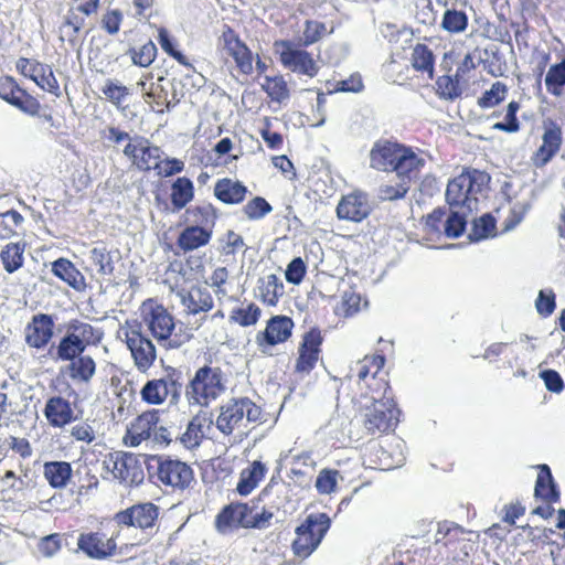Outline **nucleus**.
I'll return each instance as SVG.
<instances>
[{"label":"nucleus","mask_w":565,"mask_h":565,"mask_svg":"<svg viewBox=\"0 0 565 565\" xmlns=\"http://www.w3.org/2000/svg\"><path fill=\"white\" fill-rule=\"evenodd\" d=\"M468 236L470 241L475 242L495 236L494 217L490 214H484L475 220Z\"/></svg>","instance_id":"a18cd8bd"},{"label":"nucleus","mask_w":565,"mask_h":565,"mask_svg":"<svg viewBox=\"0 0 565 565\" xmlns=\"http://www.w3.org/2000/svg\"><path fill=\"white\" fill-rule=\"evenodd\" d=\"M385 359L383 355H372L364 356L362 360L358 361L350 369V377L356 375L359 381L365 382L369 374H372V380L375 381V375L384 366Z\"/></svg>","instance_id":"e433bc0d"},{"label":"nucleus","mask_w":565,"mask_h":565,"mask_svg":"<svg viewBox=\"0 0 565 565\" xmlns=\"http://www.w3.org/2000/svg\"><path fill=\"white\" fill-rule=\"evenodd\" d=\"M546 90L556 97L563 95L565 86V58L552 65L545 76Z\"/></svg>","instance_id":"ea45409f"},{"label":"nucleus","mask_w":565,"mask_h":565,"mask_svg":"<svg viewBox=\"0 0 565 565\" xmlns=\"http://www.w3.org/2000/svg\"><path fill=\"white\" fill-rule=\"evenodd\" d=\"M340 473L333 469H322L319 471L315 487L320 494H331L335 491Z\"/></svg>","instance_id":"864d4df0"},{"label":"nucleus","mask_w":565,"mask_h":565,"mask_svg":"<svg viewBox=\"0 0 565 565\" xmlns=\"http://www.w3.org/2000/svg\"><path fill=\"white\" fill-rule=\"evenodd\" d=\"M460 78L449 75L440 76L437 82V94L440 98L454 100L461 95Z\"/></svg>","instance_id":"8fccbe9b"},{"label":"nucleus","mask_w":565,"mask_h":565,"mask_svg":"<svg viewBox=\"0 0 565 565\" xmlns=\"http://www.w3.org/2000/svg\"><path fill=\"white\" fill-rule=\"evenodd\" d=\"M120 535V530L109 537L103 532L81 533L77 540V547L90 558L105 559L116 553L127 555L130 550L146 544L149 540L147 535H142L138 541L126 542L118 547L116 539Z\"/></svg>","instance_id":"39448f33"},{"label":"nucleus","mask_w":565,"mask_h":565,"mask_svg":"<svg viewBox=\"0 0 565 565\" xmlns=\"http://www.w3.org/2000/svg\"><path fill=\"white\" fill-rule=\"evenodd\" d=\"M193 199V183L188 178H178L172 184L171 201L175 209L184 207Z\"/></svg>","instance_id":"79ce46f5"},{"label":"nucleus","mask_w":565,"mask_h":565,"mask_svg":"<svg viewBox=\"0 0 565 565\" xmlns=\"http://www.w3.org/2000/svg\"><path fill=\"white\" fill-rule=\"evenodd\" d=\"M370 212L369 198L361 191H354L343 196L337 206L338 217L351 222H361Z\"/></svg>","instance_id":"412c9836"},{"label":"nucleus","mask_w":565,"mask_h":565,"mask_svg":"<svg viewBox=\"0 0 565 565\" xmlns=\"http://www.w3.org/2000/svg\"><path fill=\"white\" fill-rule=\"evenodd\" d=\"M541 129V143L531 156V163L536 169L550 163L561 151L564 142L562 126L554 119H544Z\"/></svg>","instance_id":"9b49d317"},{"label":"nucleus","mask_w":565,"mask_h":565,"mask_svg":"<svg viewBox=\"0 0 565 565\" xmlns=\"http://www.w3.org/2000/svg\"><path fill=\"white\" fill-rule=\"evenodd\" d=\"M331 520L326 513L309 514L296 529L292 542L295 555L306 558L316 551L330 529Z\"/></svg>","instance_id":"1a4fd4ad"},{"label":"nucleus","mask_w":565,"mask_h":565,"mask_svg":"<svg viewBox=\"0 0 565 565\" xmlns=\"http://www.w3.org/2000/svg\"><path fill=\"white\" fill-rule=\"evenodd\" d=\"M260 317V309L257 305L242 303L239 307L232 310L230 320L242 326L249 327L254 326Z\"/></svg>","instance_id":"c03bdc74"},{"label":"nucleus","mask_w":565,"mask_h":565,"mask_svg":"<svg viewBox=\"0 0 565 565\" xmlns=\"http://www.w3.org/2000/svg\"><path fill=\"white\" fill-rule=\"evenodd\" d=\"M426 163L422 152L415 151L409 147L401 145L395 172L398 180L408 181L416 179Z\"/></svg>","instance_id":"393cba45"},{"label":"nucleus","mask_w":565,"mask_h":565,"mask_svg":"<svg viewBox=\"0 0 565 565\" xmlns=\"http://www.w3.org/2000/svg\"><path fill=\"white\" fill-rule=\"evenodd\" d=\"M157 56V47L152 41L145 43L139 50L131 52V60L134 64L147 67L149 66Z\"/></svg>","instance_id":"e2e57ef3"},{"label":"nucleus","mask_w":565,"mask_h":565,"mask_svg":"<svg viewBox=\"0 0 565 565\" xmlns=\"http://www.w3.org/2000/svg\"><path fill=\"white\" fill-rule=\"evenodd\" d=\"M468 17L463 11L446 10L443 15L441 28L449 33H461L467 29Z\"/></svg>","instance_id":"3c124183"},{"label":"nucleus","mask_w":565,"mask_h":565,"mask_svg":"<svg viewBox=\"0 0 565 565\" xmlns=\"http://www.w3.org/2000/svg\"><path fill=\"white\" fill-rule=\"evenodd\" d=\"M85 348L75 341L70 334H65L56 347V360L72 361L83 354Z\"/></svg>","instance_id":"de8ad7c7"},{"label":"nucleus","mask_w":565,"mask_h":565,"mask_svg":"<svg viewBox=\"0 0 565 565\" xmlns=\"http://www.w3.org/2000/svg\"><path fill=\"white\" fill-rule=\"evenodd\" d=\"M54 321L51 316L39 313L25 328V341L32 348L45 347L53 337Z\"/></svg>","instance_id":"a878e982"},{"label":"nucleus","mask_w":565,"mask_h":565,"mask_svg":"<svg viewBox=\"0 0 565 565\" xmlns=\"http://www.w3.org/2000/svg\"><path fill=\"white\" fill-rule=\"evenodd\" d=\"M520 109V105L516 102H511L507 106V111L504 115V120L497 122L493 125V129L505 131V132H516L520 129V122L516 118V113Z\"/></svg>","instance_id":"bf43d9fd"},{"label":"nucleus","mask_w":565,"mask_h":565,"mask_svg":"<svg viewBox=\"0 0 565 565\" xmlns=\"http://www.w3.org/2000/svg\"><path fill=\"white\" fill-rule=\"evenodd\" d=\"M43 413L49 424L55 428L65 427L74 419V409L71 403L61 396L49 398Z\"/></svg>","instance_id":"cd10ccee"},{"label":"nucleus","mask_w":565,"mask_h":565,"mask_svg":"<svg viewBox=\"0 0 565 565\" xmlns=\"http://www.w3.org/2000/svg\"><path fill=\"white\" fill-rule=\"evenodd\" d=\"M273 513L266 510L259 511L256 505L249 507L246 503L230 504L217 515V530L225 533L233 527H256L268 526Z\"/></svg>","instance_id":"0eeeda50"},{"label":"nucleus","mask_w":565,"mask_h":565,"mask_svg":"<svg viewBox=\"0 0 565 565\" xmlns=\"http://www.w3.org/2000/svg\"><path fill=\"white\" fill-rule=\"evenodd\" d=\"M408 190L409 183L407 180H399L396 184H382L379 189V198L387 201L403 199Z\"/></svg>","instance_id":"680f3d73"},{"label":"nucleus","mask_w":565,"mask_h":565,"mask_svg":"<svg viewBox=\"0 0 565 565\" xmlns=\"http://www.w3.org/2000/svg\"><path fill=\"white\" fill-rule=\"evenodd\" d=\"M383 393L374 392L362 405V422L370 434L385 433L393 429L398 422L399 411L391 396H386L387 383H382Z\"/></svg>","instance_id":"f03ea898"},{"label":"nucleus","mask_w":565,"mask_h":565,"mask_svg":"<svg viewBox=\"0 0 565 565\" xmlns=\"http://www.w3.org/2000/svg\"><path fill=\"white\" fill-rule=\"evenodd\" d=\"M158 479L166 486L183 490L193 481V470L180 460L164 459L158 466Z\"/></svg>","instance_id":"6ab92c4d"},{"label":"nucleus","mask_w":565,"mask_h":565,"mask_svg":"<svg viewBox=\"0 0 565 565\" xmlns=\"http://www.w3.org/2000/svg\"><path fill=\"white\" fill-rule=\"evenodd\" d=\"M72 466L66 461H49L43 466V475L49 484L56 489L65 488L72 478Z\"/></svg>","instance_id":"473e14b6"},{"label":"nucleus","mask_w":565,"mask_h":565,"mask_svg":"<svg viewBox=\"0 0 565 565\" xmlns=\"http://www.w3.org/2000/svg\"><path fill=\"white\" fill-rule=\"evenodd\" d=\"M489 175L479 170H467L448 182L446 201L449 207L472 211L477 209L478 194L489 183Z\"/></svg>","instance_id":"f257e3e1"},{"label":"nucleus","mask_w":565,"mask_h":565,"mask_svg":"<svg viewBox=\"0 0 565 565\" xmlns=\"http://www.w3.org/2000/svg\"><path fill=\"white\" fill-rule=\"evenodd\" d=\"M25 245L9 243L0 253V258L8 273H14L23 265Z\"/></svg>","instance_id":"58836bf2"},{"label":"nucleus","mask_w":565,"mask_h":565,"mask_svg":"<svg viewBox=\"0 0 565 565\" xmlns=\"http://www.w3.org/2000/svg\"><path fill=\"white\" fill-rule=\"evenodd\" d=\"M273 210L271 205L260 196H256L245 204L243 212L249 220H260Z\"/></svg>","instance_id":"052dcab7"},{"label":"nucleus","mask_w":565,"mask_h":565,"mask_svg":"<svg viewBox=\"0 0 565 565\" xmlns=\"http://www.w3.org/2000/svg\"><path fill=\"white\" fill-rule=\"evenodd\" d=\"M294 322L285 316H276L271 318L266 329L258 332L255 342L262 353H268L270 347L282 343L291 335Z\"/></svg>","instance_id":"a211bd4d"},{"label":"nucleus","mask_w":565,"mask_h":565,"mask_svg":"<svg viewBox=\"0 0 565 565\" xmlns=\"http://www.w3.org/2000/svg\"><path fill=\"white\" fill-rule=\"evenodd\" d=\"M247 193V188L239 181L224 178L214 186L215 196L225 204L241 203Z\"/></svg>","instance_id":"2f4dec72"},{"label":"nucleus","mask_w":565,"mask_h":565,"mask_svg":"<svg viewBox=\"0 0 565 565\" xmlns=\"http://www.w3.org/2000/svg\"><path fill=\"white\" fill-rule=\"evenodd\" d=\"M226 390L223 372L217 366H203L196 372L186 390L190 403L209 406Z\"/></svg>","instance_id":"423d86ee"},{"label":"nucleus","mask_w":565,"mask_h":565,"mask_svg":"<svg viewBox=\"0 0 565 565\" xmlns=\"http://www.w3.org/2000/svg\"><path fill=\"white\" fill-rule=\"evenodd\" d=\"M55 276L76 290H83L86 286L83 274L67 259L60 258L52 264Z\"/></svg>","instance_id":"72a5a7b5"},{"label":"nucleus","mask_w":565,"mask_h":565,"mask_svg":"<svg viewBox=\"0 0 565 565\" xmlns=\"http://www.w3.org/2000/svg\"><path fill=\"white\" fill-rule=\"evenodd\" d=\"M401 143L377 140L370 150V167L377 171H394L399 154Z\"/></svg>","instance_id":"b1692460"},{"label":"nucleus","mask_w":565,"mask_h":565,"mask_svg":"<svg viewBox=\"0 0 565 565\" xmlns=\"http://www.w3.org/2000/svg\"><path fill=\"white\" fill-rule=\"evenodd\" d=\"M450 212L445 218L444 233L447 237H459L466 228L467 216L471 211L461 210L458 207H449Z\"/></svg>","instance_id":"4c0bfd02"},{"label":"nucleus","mask_w":565,"mask_h":565,"mask_svg":"<svg viewBox=\"0 0 565 565\" xmlns=\"http://www.w3.org/2000/svg\"><path fill=\"white\" fill-rule=\"evenodd\" d=\"M89 259L97 267V273L107 276L114 271L110 252L105 246H96L89 252Z\"/></svg>","instance_id":"09e8293b"},{"label":"nucleus","mask_w":565,"mask_h":565,"mask_svg":"<svg viewBox=\"0 0 565 565\" xmlns=\"http://www.w3.org/2000/svg\"><path fill=\"white\" fill-rule=\"evenodd\" d=\"M412 65L416 71L427 73L429 78L434 76V55L424 44H417L412 52Z\"/></svg>","instance_id":"37998d69"},{"label":"nucleus","mask_w":565,"mask_h":565,"mask_svg":"<svg viewBox=\"0 0 565 565\" xmlns=\"http://www.w3.org/2000/svg\"><path fill=\"white\" fill-rule=\"evenodd\" d=\"M181 384L175 376V371L169 372L164 377L148 381L140 394L145 402L160 405L167 399L175 402L180 396Z\"/></svg>","instance_id":"4468645a"},{"label":"nucleus","mask_w":565,"mask_h":565,"mask_svg":"<svg viewBox=\"0 0 565 565\" xmlns=\"http://www.w3.org/2000/svg\"><path fill=\"white\" fill-rule=\"evenodd\" d=\"M159 412L148 411L139 415L128 427L124 441L129 447H138L143 441L168 444L169 431L159 423Z\"/></svg>","instance_id":"9d476101"},{"label":"nucleus","mask_w":565,"mask_h":565,"mask_svg":"<svg viewBox=\"0 0 565 565\" xmlns=\"http://www.w3.org/2000/svg\"><path fill=\"white\" fill-rule=\"evenodd\" d=\"M117 338L126 343L138 371L145 373L153 365L157 359L156 347L142 334L141 322L126 320L118 329Z\"/></svg>","instance_id":"20e7f679"},{"label":"nucleus","mask_w":565,"mask_h":565,"mask_svg":"<svg viewBox=\"0 0 565 565\" xmlns=\"http://www.w3.org/2000/svg\"><path fill=\"white\" fill-rule=\"evenodd\" d=\"M212 420L205 413L195 415L188 424L186 430L182 434L180 440L188 449L198 447L203 437L205 436L206 429L210 428Z\"/></svg>","instance_id":"7c9ffc66"},{"label":"nucleus","mask_w":565,"mask_h":565,"mask_svg":"<svg viewBox=\"0 0 565 565\" xmlns=\"http://www.w3.org/2000/svg\"><path fill=\"white\" fill-rule=\"evenodd\" d=\"M124 154L142 171L159 168L161 150L141 136H135L124 148Z\"/></svg>","instance_id":"2eb2a0df"},{"label":"nucleus","mask_w":565,"mask_h":565,"mask_svg":"<svg viewBox=\"0 0 565 565\" xmlns=\"http://www.w3.org/2000/svg\"><path fill=\"white\" fill-rule=\"evenodd\" d=\"M103 469L125 484L134 486L142 482L143 470L132 455L109 452L103 459Z\"/></svg>","instance_id":"f8f14e48"},{"label":"nucleus","mask_w":565,"mask_h":565,"mask_svg":"<svg viewBox=\"0 0 565 565\" xmlns=\"http://www.w3.org/2000/svg\"><path fill=\"white\" fill-rule=\"evenodd\" d=\"M542 470L545 471L546 476L544 477L539 475L535 484V495L541 497L546 501H557L558 493L555 490L550 468L546 465H543Z\"/></svg>","instance_id":"603ef678"},{"label":"nucleus","mask_w":565,"mask_h":565,"mask_svg":"<svg viewBox=\"0 0 565 565\" xmlns=\"http://www.w3.org/2000/svg\"><path fill=\"white\" fill-rule=\"evenodd\" d=\"M103 94L105 97L113 103L116 107H124V104L129 95V90L126 86L107 81L103 87Z\"/></svg>","instance_id":"13d9d810"},{"label":"nucleus","mask_w":565,"mask_h":565,"mask_svg":"<svg viewBox=\"0 0 565 565\" xmlns=\"http://www.w3.org/2000/svg\"><path fill=\"white\" fill-rule=\"evenodd\" d=\"M274 47L276 53L279 54V60L284 67L309 77H315L318 74L319 65L311 54L298 49L291 41H276Z\"/></svg>","instance_id":"ddd939ff"},{"label":"nucleus","mask_w":565,"mask_h":565,"mask_svg":"<svg viewBox=\"0 0 565 565\" xmlns=\"http://www.w3.org/2000/svg\"><path fill=\"white\" fill-rule=\"evenodd\" d=\"M262 409L247 397L231 398L220 407L216 428L224 435L245 434L248 424L260 420Z\"/></svg>","instance_id":"7ed1b4c3"},{"label":"nucleus","mask_w":565,"mask_h":565,"mask_svg":"<svg viewBox=\"0 0 565 565\" xmlns=\"http://www.w3.org/2000/svg\"><path fill=\"white\" fill-rule=\"evenodd\" d=\"M22 222L23 216L14 210L1 214L0 227H3V232L0 231V235L9 236L15 233V228L20 226Z\"/></svg>","instance_id":"0e129e2a"},{"label":"nucleus","mask_w":565,"mask_h":565,"mask_svg":"<svg viewBox=\"0 0 565 565\" xmlns=\"http://www.w3.org/2000/svg\"><path fill=\"white\" fill-rule=\"evenodd\" d=\"M31 79L43 90L55 95L58 94L60 86L50 66L41 63L35 65V72Z\"/></svg>","instance_id":"49530a36"},{"label":"nucleus","mask_w":565,"mask_h":565,"mask_svg":"<svg viewBox=\"0 0 565 565\" xmlns=\"http://www.w3.org/2000/svg\"><path fill=\"white\" fill-rule=\"evenodd\" d=\"M0 98L26 114L34 115L40 108L36 99L21 89L11 77L0 78Z\"/></svg>","instance_id":"5701e85b"},{"label":"nucleus","mask_w":565,"mask_h":565,"mask_svg":"<svg viewBox=\"0 0 565 565\" xmlns=\"http://www.w3.org/2000/svg\"><path fill=\"white\" fill-rule=\"evenodd\" d=\"M306 274V265L300 257L294 258L287 266L286 280L294 285H299Z\"/></svg>","instance_id":"69168bd1"},{"label":"nucleus","mask_w":565,"mask_h":565,"mask_svg":"<svg viewBox=\"0 0 565 565\" xmlns=\"http://www.w3.org/2000/svg\"><path fill=\"white\" fill-rule=\"evenodd\" d=\"M220 44L234 58L236 66L243 74L247 75L253 72L252 52L232 29L227 28L223 31Z\"/></svg>","instance_id":"aec40b11"},{"label":"nucleus","mask_w":565,"mask_h":565,"mask_svg":"<svg viewBox=\"0 0 565 565\" xmlns=\"http://www.w3.org/2000/svg\"><path fill=\"white\" fill-rule=\"evenodd\" d=\"M186 315L206 313L213 308V297L206 287L193 286L177 292Z\"/></svg>","instance_id":"4be33fe9"},{"label":"nucleus","mask_w":565,"mask_h":565,"mask_svg":"<svg viewBox=\"0 0 565 565\" xmlns=\"http://www.w3.org/2000/svg\"><path fill=\"white\" fill-rule=\"evenodd\" d=\"M158 516L159 508L151 502H145L117 512L114 520L118 525H124L128 529L138 527L147 530L154 525Z\"/></svg>","instance_id":"dca6fc26"},{"label":"nucleus","mask_w":565,"mask_h":565,"mask_svg":"<svg viewBox=\"0 0 565 565\" xmlns=\"http://www.w3.org/2000/svg\"><path fill=\"white\" fill-rule=\"evenodd\" d=\"M140 313L142 322L159 343L170 349L180 345V342L170 339L175 324L167 308L153 299H147L140 307Z\"/></svg>","instance_id":"6e6552de"},{"label":"nucleus","mask_w":565,"mask_h":565,"mask_svg":"<svg viewBox=\"0 0 565 565\" xmlns=\"http://www.w3.org/2000/svg\"><path fill=\"white\" fill-rule=\"evenodd\" d=\"M124 15L120 10L107 11L102 18V26L109 34L118 33Z\"/></svg>","instance_id":"774afa93"},{"label":"nucleus","mask_w":565,"mask_h":565,"mask_svg":"<svg viewBox=\"0 0 565 565\" xmlns=\"http://www.w3.org/2000/svg\"><path fill=\"white\" fill-rule=\"evenodd\" d=\"M322 337L319 330L311 329L303 337L299 348V358L296 364L298 372L308 373L311 371L319 359Z\"/></svg>","instance_id":"bb28decb"},{"label":"nucleus","mask_w":565,"mask_h":565,"mask_svg":"<svg viewBox=\"0 0 565 565\" xmlns=\"http://www.w3.org/2000/svg\"><path fill=\"white\" fill-rule=\"evenodd\" d=\"M535 307L541 316L547 317L555 309V295L552 290H541L535 301Z\"/></svg>","instance_id":"338daca9"},{"label":"nucleus","mask_w":565,"mask_h":565,"mask_svg":"<svg viewBox=\"0 0 565 565\" xmlns=\"http://www.w3.org/2000/svg\"><path fill=\"white\" fill-rule=\"evenodd\" d=\"M508 93L505 84L495 82L489 90H486L479 98L478 104L482 108H491L500 104Z\"/></svg>","instance_id":"5fc2aeb1"},{"label":"nucleus","mask_w":565,"mask_h":565,"mask_svg":"<svg viewBox=\"0 0 565 565\" xmlns=\"http://www.w3.org/2000/svg\"><path fill=\"white\" fill-rule=\"evenodd\" d=\"M262 88L267 93L273 102L282 103L289 98V89L281 75L265 76Z\"/></svg>","instance_id":"a19ab883"},{"label":"nucleus","mask_w":565,"mask_h":565,"mask_svg":"<svg viewBox=\"0 0 565 565\" xmlns=\"http://www.w3.org/2000/svg\"><path fill=\"white\" fill-rule=\"evenodd\" d=\"M465 534L466 532L462 527L450 522H443L438 524V529L435 534V542L440 543L445 541V545H448L452 542L459 541Z\"/></svg>","instance_id":"4d7b16f0"},{"label":"nucleus","mask_w":565,"mask_h":565,"mask_svg":"<svg viewBox=\"0 0 565 565\" xmlns=\"http://www.w3.org/2000/svg\"><path fill=\"white\" fill-rule=\"evenodd\" d=\"M66 333L85 349L90 344L98 343L103 338L100 329L93 327L88 322L76 319L67 323Z\"/></svg>","instance_id":"c756f323"},{"label":"nucleus","mask_w":565,"mask_h":565,"mask_svg":"<svg viewBox=\"0 0 565 565\" xmlns=\"http://www.w3.org/2000/svg\"><path fill=\"white\" fill-rule=\"evenodd\" d=\"M327 32L326 24L319 21L307 20L302 36L299 39L300 45L309 46L318 42Z\"/></svg>","instance_id":"6e6d98bb"},{"label":"nucleus","mask_w":565,"mask_h":565,"mask_svg":"<svg viewBox=\"0 0 565 565\" xmlns=\"http://www.w3.org/2000/svg\"><path fill=\"white\" fill-rule=\"evenodd\" d=\"M285 288L281 279L275 274L263 275L258 278L255 296L267 306H276L284 296Z\"/></svg>","instance_id":"c85d7f7f"},{"label":"nucleus","mask_w":565,"mask_h":565,"mask_svg":"<svg viewBox=\"0 0 565 565\" xmlns=\"http://www.w3.org/2000/svg\"><path fill=\"white\" fill-rule=\"evenodd\" d=\"M67 373L74 382L88 383L96 373V363L92 356L82 354L71 361Z\"/></svg>","instance_id":"f704fd0d"},{"label":"nucleus","mask_w":565,"mask_h":565,"mask_svg":"<svg viewBox=\"0 0 565 565\" xmlns=\"http://www.w3.org/2000/svg\"><path fill=\"white\" fill-rule=\"evenodd\" d=\"M266 467L260 461H254L248 468L241 472L236 490L242 495L249 494L264 478Z\"/></svg>","instance_id":"c9c22d12"},{"label":"nucleus","mask_w":565,"mask_h":565,"mask_svg":"<svg viewBox=\"0 0 565 565\" xmlns=\"http://www.w3.org/2000/svg\"><path fill=\"white\" fill-rule=\"evenodd\" d=\"M205 218L204 225H191L185 227L178 237V246L183 252H191L209 244L212 230L207 226V217L211 215L210 206H199L190 211Z\"/></svg>","instance_id":"f3484780"}]
</instances>
